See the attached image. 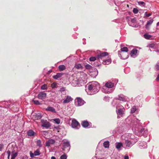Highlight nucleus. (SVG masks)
Returning <instances> with one entry per match:
<instances>
[{
    "label": "nucleus",
    "mask_w": 159,
    "mask_h": 159,
    "mask_svg": "<svg viewBox=\"0 0 159 159\" xmlns=\"http://www.w3.org/2000/svg\"><path fill=\"white\" fill-rule=\"evenodd\" d=\"M88 89L89 94L93 95L98 93L100 87L99 83L96 81H92L88 84Z\"/></svg>",
    "instance_id": "f257e3e1"
},
{
    "label": "nucleus",
    "mask_w": 159,
    "mask_h": 159,
    "mask_svg": "<svg viewBox=\"0 0 159 159\" xmlns=\"http://www.w3.org/2000/svg\"><path fill=\"white\" fill-rule=\"evenodd\" d=\"M138 140L137 138L135 137L134 135H132L129 139L125 140V145L126 147L129 148L134 145Z\"/></svg>",
    "instance_id": "f03ea898"
},
{
    "label": "nucleus",
    "mask_w": 159,
    "mask_h": 159,
    "mask_svg": "<svg viewBox=\"0 0 159 159\" xmlns=\"http://www.w3.org/2000/svg\"><path fill=\"white\" fill-rule=\"evenodd\" d=\"M114 86V83L111 82H107L105 84V86L102 89V91L103 92L109 93H111L112 90L109 89L112 88Z\"/></svg>",
    "instance_id": "7ed1b4c3"
},
{
    "label": "nucleus",
    "mask_w": 159,
    "mask_h": 159,
    "mask_svg": "<svg viewBox=\"0 0 159 159\" xmlns=\"http://www.w3.org/2000/svg\"><path fill=\"white\" fill-rule=\"evenodd\" d=\"M125 110V108L123 106L120 105H117L116 107V111L118 117H120L122 116L124 114Z\"/></svg>",
    "instance_id": "20e7f679"
},
{
    "label": "nucleus",
    "mask_w": 159,
    "mask_h": 159,
    "mask_svg": "<svg viewBox=\"0 0 159 159\" xmlns=\"http://www.w3.org/2000/svg\"><path fill=\"white\" fill-rule=\"evenodd\" d=\"M82 83V80H80L79 77H74L72 81V85L73 86H79Z\"/></svg>",
    "instance_id": "39448f33"
},
{
    "label": "nucleus",
    "mask_w": 159,
    "mask_h": 159,
    "mask_svg": "<svg viewBox=\"0 0 159 159\" xmlns=\"http://www.w3.org/2000/svg\"><path fill=\"white\" fill-rule=\"evenodd\" d=\"M118 56L123 59H125L128 58L129 54L128 53L120 52V51H118Z\"/></svg>",
    "instance_id": "423d86ee"
},
{
    "label": "nucleus",
    "mask_w": 159,
    "mask_h": 159,
    "mask_svg": "<svg viewBox=\"0 0 159 159\" xmlns=\"http://www.w3.org/2000/svg\"><path fill=\"white\" fill-rule=\"evenodd\" d=\"M84 101L82 98H77L75 100V103L78 106H81L84 104Z\"/></svg>",
    "instance_id": "0eeeda50"
},
{
    "label": "nucleus",
    "mask_w": 159,
    "mask_h": 159,
    "mask_svg": "<svg viewBox=\"0 0 159 159\" xmlns=\"http://www.w3.org/2000/svg\"><path fill=\"white\" fill-rule=\"evenodd\" d=\"M71 126L73 128L78 129L80 127V125L76 120H73L72 121Z\"/></svg>",
    "instance_id": "6e6552de"
},
{
    "label": "nucleus",
    "mask_w": 159,
    "mask_h": 159,
    "mask_svg": "<svg viewBox=\"0 0 159 159\" xmlns=\"http://www.w3.org/2000/svg\"><path fill=\"white\" fill-rule=\"evenodd\" d=\"M80 75H78L77 77H79L80 80H82V83L85 80L87 76V75L84 72H82L80 73Z\"/></svg>",
    "instance_id": "1a4fd4ad"
},
{
    "label": "nucleus",
    "mask_w": 159,
    "mask_h": 159,
    "mask_svg": "<svg viewBox=\"0 0 159 159\" xmlns=\"http://www.w3.org/2000/svg\"><path fill=\"white\" fill-rule=\"evenodd\" d=\"M41 122L43 124L42 126L46 128H48L50 126V123L47 121L46 120H44L43 119L41 120Z\"/></svg>",
    "instance_id": "9d476101"
},
{
    "label": "nucleus",
    "mask_w": 159,
    "mask_h": 159,
    "mask_svg": "<svg viewBox=\"0 0 159 159\" xmlns=\"http://www.w3.org/2000/svg\"><path fill=\"white\" fill-rule=\"evenodd\" d=\"M47 94L43 92H40L38 95V98L40 99H43L46 96Z\"/></svg>",
    "instance_id": "9b49d317"
},
{
    "label": "nucleus",
    "mask_w": 159,
    "mask_h": 159,
    "mask_svg": "<svg viewBox=\"0 0 159 159\" xmlns=\"http://www.w3.org/2000/svg\"><path fill=\"white\" fill-rule=\"evenodd\" d=\"M63 146L64 148H68L67 151H69L70 148V144L68 141H64L63 143Z\"/></svg>",
    "instance_id": "f8f14e48"
},
{
    "label": "nucleus",
    "mask_w": 159,
    "mask_h": 159,
    "mask_svg": "<svg viewBox=\"0 0 159 159\" xmlns=\"http://www.w3.org/2000/svg\"><path fill=\"white\" fill-rule=\"evenodd\" d=\"M65 99L63 100V103L64 104L68 103L72 100V98L70 96H66Z\"/></svg>",
    "instance_id": "ddd939ff"
},
{
    "label": "nucleus",
    "mask_w": 159,
    "mask_h": 159,
    "mask_svg": "<svg viewBox=\"0 0 159 159\" xmlns=\"http://www.w3.org/2000/svg\"><path fill=\"white\" fill-rule=\"evenodd\" d=\"M55 143V141L52 139H49L46 143V146L49 147L51 144H53Z\"/></svg>",
    "instance_id": "4468645a"
},
{
    "label": "nucleus",
    "mask_w": 159,
    "mask_h": 159,
    "mask_svg": "<svg viewBox=\"0 0 159 159\" xmlns=\"http://www.w3.org/2000/svg\"><path fill=\"white\" fill-rule=\"evenodd\" d=\"M42 116V113H39L34 116V118L35 120H38L40 119Z\"/></svg>",
    "instance_id": "2eb2a0df"
},
{
    "label": "nucleus",
    "mask_w": 159,
    "mask_h": 159,
    "mask_svg": "<svg viewBox=\"0 0 159 159\" xmlns=\"http://www.w3.org/2000/svg\"><path fill=\"white\" fill-rule=\"evenodd\" d=\"M45 110L48 111H51L53 113H56V111L54 108L52 107H48L45 109Z\"/></svg>",
    "instance_id": "dca6fc26"
},
{
    "label": "nucleus",
    "mask_w": 159,
    "mask_h": 159,
    "mask_svg": "<svg viewBox=\"0 0 159 159\" xmlns=\"http://www.w3.org/2000/svg\"><path fill=\"white\" fill-rule=\"evenodd\" d=\"M107 55H108V53L104 52L100 53V55H98L97 57L99 59H102V57Z\"/></svg>",
    "instance_id": "f3484780"
},
{
    "label": "nucleus",
    "mask_w": 159,
    "mask_h": 159,
    "mask_svg": "<svg viewBox=\"0 0 159 159\" xmlns=\"http://www.w3.org/2000/svg\"><path fill=\"white\" fill-rule=\"evenodd\" d=\"M139 147L141 149L146 148L147 146L146 143L144 141L141 142L139 143Z\"/></svg>",
    "instance_id": "a211bd4d"
},
{
    "label": "nucleus",
    "mask_w": 159,
    "mask_h": 159,
    "mask_svg": "<svg viewBox=\"0 0 159 159\" xmlns=\"http://www.w3.org/2000/svg\"><path fill=\"white\" fill-rule=\"evenodd\" d=\"M27 134L29 136H34L36 134V133L31 129L29 130L27 132Z\"/></svg>",
    "instance_id": "6ab92c4d"
},
{
    "label": "nucleus",
    "mask_w": 159,
    "mask_h": 159,
    "mask_svg": "<svg viewBox=\"0 0 159 159\" xmlns=\"http://www.w3.org/2000/svg\"><path fill=\"white\" fill-rule=\"evenodd\" d=\"M138 50L136 49H133L131 51L130 53V55L131 57H134L135 56L137 53Z\"/></svg>",
    "instance_id": "aec40b11"
},
{
    "label": "nucleus",
    "mask_w": 159,
    "mask_h": 159,
    "mask_svg": "<svg viewBox=\"0 0 159 159\" xmlns=\"http://www.w3.org/2000/svg\"><path fill=\"white\" fill-rule=\"evenodd\" d=\"M123 146V143L121 142H117L116 143V147L119 150H120V148Z\"/></svg>",
    "instance_id": "412c9836"
},
{
    "label": "nucleus",
    "mask_w": 159,
    "mask_h": 159,
    "mask_svg": "<svg viewBox=\"0 0 159 159\" xmlns=\"http://www.w3.org/2000/svg\"><path fill=\"white\" fill-rule=\"evenodd\" d=\"M128 49L127 47H124L123 46L121 45V51L120 52H123L127 53Z\"/></svg>",
    "instance_id": "4be33fe9"
},
{
    "label": "nucleus",
    "mask_w": 159,
    "mask_h": 159,
    "mask_svg": "<svg viewBox=\"0 0 159 159\" xmlns=\"http://www.w3.org/2000/svg\"><path fill=\"white\" fill-rule=\"evenodd\" d=\"M153 21V19H152L150 20H149L147 22V23L146 24V29H148L149 26L151 25L152 24V23Z\"/></svg>",
    "instance_id": "5701e85b"
},
{
    "label": "nucleus",
    "mask_w": 159,
    "mask_h": 159,
    "mask_svg": "<svg viewBox=\"0 0 159 159\" xmlns=\"http://www.w3.org/2000/svg\"><path fill=\"white\" fill-rule=\"evenodd\" d=\"M62 75V74L58 73H57L56 75H54L53 76V78L55 80H57L60 77H61Z\"/></svg>",
    "instance_id": "b1692460"
},
{
    "label": "nucleus",
    "mask_w": 159,
    "mask_h": 159,
    "mask_svg": "<svg viewBox=\"0 0 159 159\" xmlns=\"http://www.w3.org/2000/svg\"><path fill=\"white\" fill-rule=\"evenodd\" d=\"M111 62V59H109L106 60H103V63L104 65H108Z\"/></svg>",
    "instance_id": "393cba45"
},
{
    "label": "nucleus",
    "mask_w": 159,
    "mask_h": 159,
    "mask_svg": "<svg viewBox=\"0 0 159 159\" xmlns=\"http://www.w3.org/2000/svg\"><path fill=\"white\" fill-rule=\"evenodd\" d=\"M89 124V122L87 121H83L81 123L82 126L85 128L87 127L88 126Z\"/></svg>",
    "instance_id": "a878e982"
},
{
    "label": "nucleus",
    "mask_w": 159,
    "mask_h": 159,
    "mask_svg": "<svg viewBox=\"0 0 159 159\" xmlns=\"http://www.w3.org/2000/svg\"><path fill=\"white\" fill-rule=\"evenodd\" d=\"M58 68L60 71H62L65 70L66 67L64 65H61L59 66Z\"/></svg>",
    "instance_id": "bb28decb"
},
{
    "label": "nucleus",
    "mask_w": 159,
    "mask_h": 159,
    "mask_svg": "<svg viewBox=\"0 0 159 159\" xmlns=\"http://www.w3.org/2000/svg\"><path fill=\"white\" fill-rule=\"evenodd\" d=\"M109 145V142L108 141H105L103 143V146L105 148H108Z\"/></svg>",
    "instance_id": "cd10ccee"
},
{
    "label": "nucleus",
    "mask_w": 159,
    "mask_h": 159,
    "mask_svg": "<svg viewBox=\"0 0 159 159\" xmlns=\"http://www.w3.org/2000/svg\"><path fill=\"white\" fill-rule=\"evenodd\" d=\"M51 87L52 89L57 88L58 87L57 84L56 82H54L51 84Z\"/></svg>",
    "instance_id": "c85d7f7f"
},
{
    "label": "nucleus",
    "mask_w": 159,
    "mask_h": 159,
    "mask_svg": "<svg viewBox=\"0 0 159 159\" xmlns=\"http://www.w3.org/2000/svg\"><path fill=\"white\" fill-rule=\"evenodd\" d=\"M144 37L145 39H149L152 37V36L150 34H148L146 33L144 35Z\"/></svg>",
    "instance_id": "c756f323"
},
{
    "label": "nucleus",
    "mask_w": 159,
    "mask_h": 159,
    "mask_svg": "<svg viewBox=\"0 0 159 159\" xmlns=\"http://www.w3.org/2000/svg\"><path fill=\"white\" fill-rule=\"evenodd\" d=\"M75 67L76 69H79L82 68V66L81 64L78 63L75 65Z\"/></svg>",
    "instance_id": "7c9ffc66"
},
{
    "label": "nucleus",
    "mask_w": 159,
    "mask_h": 159,
    "mask_svg": "<svg viewBox=\"0 0 159 159\" xmlns=\"http://www.w3.org/2000/svg\"><path fill=\"white\" fill-rule=\"evenodd\" d=\"M36 143L37 146L39 147V148H40L42 146L41 141L40 140H37Z\"/></svg>",
    "instance_id": "2f4dec72"
},
{
    "label": "nucleus",
    "mask_w": 159,
    "mask_h": 159,
    "mask_svg": "<svg viewBox=\"0 0 159 159\" xmlns=\"http://www.w3.org/2000/svg\"><path fill=\"white\" fill-rule=\"evenodd\" d=\"M136 19L135 18H133V19H131V22H129V25H130L133 27L134 25L131 24L130 23H134L136 22Z\"/></svg>",
    "instance_id": "473e14b6"
},
{
    "label": "nucleus",
    "mask_w": 159,
    "mask_h": 159,
    "mask_svg": "<svg viewBox=\"0 0 159 159\" xmlns=\"http://www.w3.org/2000/svg\"><path fill=\"white\" fill-rule=\"evenodd\" d=\"M136 110V107L135 106H133L131 110V112L132 113H134Z\"/></svg>",
    "instance_id": "72a5a7b5"
},
{
    "label": "nucleus",
    "mask_w": 159,
    "mask_h": 159,
    "mask_svg": "<svg viewBox=\"0 0 159 159\" xmlns=\"http://www.w3.org/2000/svg\"><path fill=\"white\" fill-rule=\"evenodd\" d=\"M47 85L46 84L43 85L41 87V89L42 90H46L47 89Z\"/></svg>",
    "instance_id": "f704fd0d"
},
{
    "label": "nucleus",
    "mask_w": 159,
    "mask_h": 159,
    "mask_svg": "<svg viewBox=\"0 0 159 159\" xmlns=\"http://www.w3.org/2000/svg\"><path fill=\"white\" fill-rule=\"evenodd\" d=\"M53 121L56 124H59L60 123V120L59 118H56L53 119Z\"/></svg>",
    "instance_id": "c9c22d12"
},
{
    "label": "nucleus",
    "mask_w": 159,
    "mask_h": 159,
    "mask_svg": "<svg viewBox=\"0 0 159 159\" xmlns=\"http://www.w3.org/2000/svg\"><path fill=\"white\" fill-rule=\"evenodd\" d=\"M144 129L143 128H142L140 130H139V131L140 132V134H139V136H141L142 135L144 131Z\"/></svg>",
    "instance_id": "e433bc0d"
},
{
    "label": "nucleus",
    "mask_w": 159,
    "mask_h": 159,
    "mask_svg": "<svg viewBox=\"0 0 159 159\" xmlns=\"http://www.w3.org/2000/svg\"><path fill=\"white\" fill-rule=\"evenodd\" d=\"M17 155V153L16 152L15 153L12 154L11 155V159H15V157Z\"/></svg>",
    "instance_id": "4c0bfd02"
},
{
    "label": "nucleus",
    "mask_w": 159,
    "mask_h": 159,
    "mask_svg": "<svg viewBox=\"0 0 159 159\" xmlns=\"http://www.w3.org/2000/svg\"><path fill=\"white\" fill-rule=\"evenodd\" d=\"M34 153V155L35 156H38L40 154V153H39V150H37L35 151Z\"/></svg>",
    "instance_id": "58836bf2"
},
{
    "label": "nucleus",
    "mask_w": 159,
    "mask_h": 159,
    "mask_svg": "<svg viewBox=\"0 0 159 159\" xmlns=\"http://www.w3.org/2000/svg\"><path fill=\"white\" fill-rule=\"evenodd\" d=\"M33 102H34V104L36 105H40V102L39 101L36 100H33Z\"/></svg>",
    "instance_id": "ea45409f"
},
{
    "label": "nucleus",
    "mask_w": 159,
    "mask_h": 159,
    "mask_svg": "<svg viewBox=\"0 0 159 159\" xmlns=\"http://www.w3.org/2000/svg\"><path fill=\"white\" fill-rule=\"evenodd\" d=\"M67 156L66 154H64L61 155L60 157L61 159H67Z\"/></svg>",
    "instance_id": "a19ab883"
},
{
    "label": "nucleus",
    "mask_w": 159,
    "mask_h": 159,
    "mask_svg": "<svg viewBox=\"0 0 159 159\" xmlns=\"http://www.w3.org/2000/svg\"><path fill=\"white\" fill-rule=\"evenodd\" d=\"M117 99L120 101H123L124 100L125 98L123 97H121L120 96H119Z\"/></svg>",
    "instance_id": "79ce46f5"
},
{
    "label": "nucleus",
    "mask_w": 159,
    "mask_h": 159,
    "mask_svg": "<svg viewBox=\"0 0 159 159\" xmlns=\"http://www.w3.org/2000/svg\"><path fill=\"white\" fill-rule=\"evenodd\" d=\"M139 5L140 6L143 5L144 6L145 5V3L143 1H140L138 2Z\"/></svg>",
    "instance_id": "37998d69"
},
{
    "label": "nucleus",
    "mask_w": 159,
    "mask_h": 159,
    "mask_svg": "<svg viewBox=\"0 0 159 159\" xmlns=\"http://www.w3.org/2000/svg\"><path fill=\"white\" fill-rule=\"evenodd\" d=\"M133 12L134 14H137L139 12V10L137 8H134L133 10Z\"/></svg>",
    "instance_id": "c03bdc74"
},
{
    "label": "nucleus",
    "mask_w": 159,
    "mask_h": 159,
    "mask_svg": "<svg viewBox=\"0 0 159 159\" xmlns=\"http://www.w3.org/2000/svg\"><path fill=\"white\" fill-rule=\"evenodd\" d=\"M155 69L156 70H159V63L158 62L157 63L155 66Z\"/></svg>",
    "instance_id": "a18cd8bd"
},
{
    "label": "nucleus",
    "mask_w": 159,
    "mask_h": 159,
    "mask_svg": "<svg viewBox=\"0 0 159 159\" xmlns=\"http://www.w3.org/2000/svg\"><path fill=\"white\" fill-rule=\"evenodd\" d=\"M85 67L86 69H91L92 67L90 65L87 64L85 65Z\"/></svg>",
    "instance_id": "49530a36"
},
{
    "label": "nucleus",
    "mask_w": 159,
    "mask_h": 159,
    "mask_svg": "<svg viewBox=\"0 0 159 159\" xmlns=\"http://www.w3.org/2000/svg\"><path fill=\"white\" fill-rule=\"evenodd\" d=\"M96 60V58L95 57H91L90 58L89 60L90 61H94Z\"/></svg>",
    "instance_id": "de8ad7c7"
},
{
    "label": "nucleus",
    "mask_w": 159,
    "mask_h": 159,
    "mask_svg": "<svg viewBox=\"0 0 159 159\" xmlns=\"http://www.w3.org/2000/svg\"><path fill=\"white\" fill-rule=\"evenodd\" d=\"M151 15V14L150 13L147 14V12H146L144 13V16L145 17H149Z\"/></svg>",
    "instance_id": "09e8293b"
},
{
    "label": "nucleus",
    "mask_w": 159,
    "mask_h": 159,
    "mask_svg": "<svg viewBox=\"0 0 159 159\" xmlns=\"http://www.w3.org/2000/svg\"><path fill=\"white\" fill-rule=\"evenodd\" d=\"M4 145L3 143H1L0 144V151H2V149L3 148Z\"/></svg>",
    "instance_id": "8fccbe9b"
},
{
    "label": "nucleus",
    "mask_w": 159,
    "mask_h": 159,
    "mask_svg": "<svg viewBox=\"0 0 159 159\" xmlns=\"http://www.w3.org/2000/svg\"><path fill=\"white\" fill-rule=\"evenodd\" d=\"M149 48H153L154 46V45L153 44H149L148 46Z\"/></svg>",
    "instance_id": "3c124183"
},
{
    "label": "nucleus",
    "mask_w": 159,
    "mask_h": 159,
    "mask_svg": "<svg viewBox=\"0 0 159 159\" xmlns=\"http://www.w3.org/2000/svg\"><path fill=\"white\" fill-rule=\"evenodd\" d=\"M7 153L8 154V158H9L10 156V154H11L10 151H7Z\"/></svg>",
    "instance_id": "603ef678"
},
{
    "label": "nucleus",
    "mask_w": 159,
    "mask_h": 159,
    "mask_svg": "<svg viewBox=\"0 0 159 159\" xmlns=\"http://www.w3.org/2000/svg\"><path fill=\"white\" fill-rule=\"evenodd\" d=\"M156 80L157 81H159V74L157 75V77L156 78Z\"/></svg>",
    "instance_id": "864d4df0"
},
{
    "label": "nucleus",
    "mask_w": 159,
    "mask_h": 159,
    "mask_svg": "<svg viewBox=\"0 0 159 159\" xmlns=\"http://www.w3.org/2000/svg\"><path fill=\"white\" fill-rule=\"evenodd\" d=\"M65 90V89L64 88H62L60 89V91L61 92L64 91Z\"/></svg>",
    "instance_id": "5fc2aeb1"
},
{
    "label": "nucleus",
    "mask_w": 159,
    "mask_h": 159,
    "mask_svg": "<svg viewBox=\"0 0 159 159\" xmlns=\"http://www.w3.org/2000/svg\"><path fill=\"white\" fill-rule=\"evenodd\" d=\"M124 159H129V157L128 156H125L124 157Z\"/></svg>",
    "instance_id": "6e6d98bb"
},
{
    "label": "nucleus",
    "mask_w": 159,
    "mask_h": 159,
    "mask_svg": "<svg viewBox=\"0 0 159 159\" xmlns=\"http://www.w3.org/2000/svg\"><path fill=\"white\" fill-rule=\"evenodd\" d=\"M34 156L35 155H34V153H30V156L31 157H34Z\"/></svg>",
    "instance_id": "4d7b16f0"
},
{
    "label": "nucleus",
    "mask_w": 159,
    "mask_h": 159,
    "mask_svg": "<svg viewBox=\"0 0 159 159\" xmlns=\"http://www.w3.org/2000/svg\"><path fill=\"white\" fill-rule=\"evenodd\" d=\"M51 159H56V158L55 157L52 156L51 157Z\"/></svg>",
    "instance_id": "13d9d810"
},
{
    "label": "nucleus",
    "mask_w": 159,
    "mask_h": 159,
    "mask_svg": "<svg viewBox=\"0 0 159 159\" xmlns=\"http://www.w3.org/2000/svg\"><path fill=\"white\" fill-rule=\"evenodd\" d=\"M52 72L51 70H49L48 72V73L49 74V73H51Z\"/></svg>",
    "instance_id": "bf43d9fd"
},
{
    "label": "nucleus",
    "mask_w": 159,
    "mask_h": 159,
    "mask_svg": "<svg viewBox=\"0 0 159 159\" xmlns=\"http://www.w3.org/2000/svg\"><path fill=\"white\" fill-rule=\"evenodd\" d=\"M157 26L159 25V22L157 23Z\"/></svg>",
    "instance_id": "052dcab7"
}]
</instances>
